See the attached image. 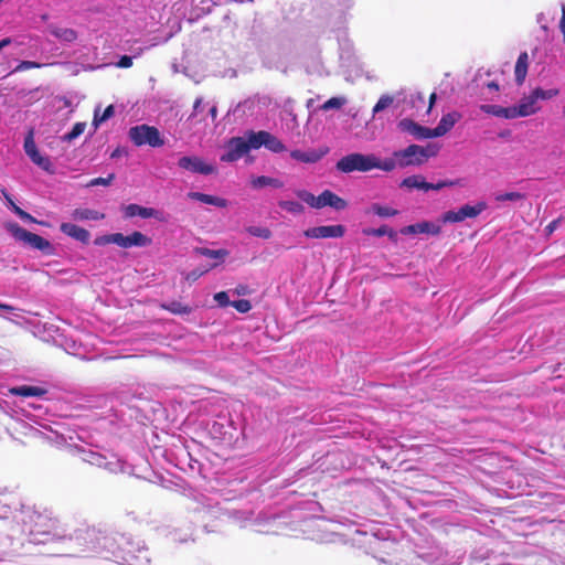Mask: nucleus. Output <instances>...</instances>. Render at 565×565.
<instances>
[{
	"label": "nucleus",
	"instance_id": "obj_48",
	"mask_svg": "<svg viewBox=\"0 0 565 565\" xmlns=\"http://www.w3.org/2000/svg\"><path fill=\"white\" fill-rule=\"evenodd\" d=\"M394 103L393 96L383 94L372 108V116L375 117L377 114L387 109Z\"/></svg>",
	"mask_w": 565,
	"mask_h": 565
},
{
	"label": "nucleus",
	"instance_id": "obj_5",
	"mask_svg": "<svg viewBox=\"0 0 565 565\" xmlns=\"http://www.w3.org/2000/svg\"><path fill=\"white\" fill-rule=\"evenodd\" d=\"M26 418L31 423L21 424V433L25 436L36 438L43 443H47L52 446L61 447L70 445V440H73L72 436H66L63 433L64 424L62 423H46L44 420H38L35 415H26Z\"/></svg>",
	"mask_w": 565,
	"mask_h": 565
},
{
	"label": "nucleus",
	"instance_id": "obj_14",
	"mask_svg": "<svg viewBox=\"0 0 565 565\" xmlns=\"http://www.w3.org/2000/svg\"><path fill=\"white\" fill-rule=\"evenodd\" d=\"M372 153L351 152L335 162V170L340 173L369 172L374 169Z\"/></svg>",
	"mask_w": 565,
	"mask_h": 565
},
{
	"label": "nucleus",
	"instance_id": "obj_44",
	"mask_svg": "<svg viewBox=\"0 0 565 565\" xmlns=\"http://www.w3.org/2000/svg\"><path fill=\"white\" fill-rule=\"evenodd\" d=\"M85 128H86V122L84 121H77L75 122L72 128L65 132L62 137H61V140L63 142H67V143H71L73 140H75L76 138H78L81 135L84 134L85 131Z\"/></svg>",
	"mask_w": 565,
	"mask_h": 565
},
{
	"label": "nucleus",
	"instance_id": "obj_41",
	"mask_svg": "<svg viewBox=\"0 0 565 565\" xmlns=\"http://www.w3.org/2000/svg\"><path fill=\"white\" fill-rule=\"evenodd\" d=\"M99 106L95 108L94 116L92 120V126L94 128V131H96L105 121L109 120L115 115V106L108 105L103 110L102 114H99Z\"/></svg>",
	"mask_w": 565,
	"mask_h": 565
},
{
	"label": "nucleus",
	"instance_id": "obj_24",
	"mask_svg": "<svg viewBox=\"0 0 565 565\" xmlns=\"http://www.w3.org/2000/svg\"><path fill=\"white\" fill-rule=\"evenodd\" d=\"M441 233V226L431 221H420L409 225H405L399 228L402 235H418L426 234L431 236H438Z\"/></svg>",
	"mask_w": 565,
	"mask_h": 565
},
{
	"label": "nucleus",
	"instance_id": "obj_10",
	"mask_svg": "<svg viewBox=\"0 0 565 565\" xmlns=\"http://www.w3.org/2000/svg\"><path fill=\"white\" fill-rule=\"evenodd\" d=\"M439 148L431 143L427 146L411 143L406 148L394 150V157L398 159L399 168L405 169L425 164L430 158L436 157Z\"/></svg>",
	"mask_w": 565,
	"mask_h": 565
},
{
	"label": "nucleus",
	"instance_id": "obj_30",
	"mask_svg": "<svg viewBox=\"0 0 565 565\" xmlns=\"http://www.w3.org/2000/svg\"><path fill=\"white\" fill-rule=\"evenodd\" d=\"M47 32L63 44H72L78 39V33L72 28H60L56 24H49Z\"/></svg>",
	"mask_w": 565,
	"mask_h": 565
},
{
	"label": "nucleus",
	"instance_id": "obj_49",
	"mask_svg": "<svg viewBox=\"0 0 565 565\" xmlns=\"http://www.w3.org/2000/svg\"><path fill=\"white\" fill-rule=\"evenodd\" d=\"M246 232L254 237H258V238H263V239H269L273 235L271 231L265 226L252 225L246 228Z\"/></svg>",
	"mask_w": 565,
	"mask_h": 565
},
{
	"label": "nucleus",
	"instance_id": "obj_46",
	"mask_svg": "<svg viewBox=\"0 0 565 565\" xmlns=\"http://www.w3.org/2000/svg\"><path fill=\"white\" fill-rule=\"evenodd\" d=\"M524 199L525 194L519 191H507L494 195L497 202H519Z\"/></svg>",
	"mask_w": 565,
	"mask_h": 565
},
{
	"label": "nucleus",
	"instance_id": "obj_3",
	"mask_svg": "<svg viewBox=\"0 0 565 565\" xmlns=\"http://www.w3.org/2000/svg\"><path fill=\"white\" fill-rule=\"evenodd\" d=\"M108 530L90 526L76 529L73 533L66 532V539L74 543L82 552H93L103 556L105 551L118 548V544H127L122 536L109 535Z\"/></svg>",
	"mask_w": 565,
	"mask_h": 565
},
{
	"label": "nucleus",
	"instance_id": "obj_34",
	"mask_svg": "<svg viewBox=\"0 0 565 565\" xmlns=\"http://www.w3.org/2000/svg\"><path fill=\"white\" fill-rule=\"evenodd\" d=\"M11 393L22 397H42L47 394V390L40 385L22 384L11 388Z\"/></svg>",
	"mask_w": 565,
	"mask_h": 565
},
{
	"label": "nucleus",
	"instance_id": "obj_19",
	"mask_svg": "<svg viewBox=\"0 0 565 565\" xmlns=\"http://www.w3.org/2000/svg\"><path fill=\"white\" fill-rule=\"evenodd\" d=\"M463 556L465 553L461 550L451 553L448 550L435 547L424 553L422 557L428 565H460Z\"/></svg>",
	"mask_w": 565,
	"mask_h": 565
},
{
	"label": "nucleus",
	"instance_id": "obj_27",
	"mask_svg": "<svg viewBox=\"0 0 565 565\" xmlns=\"http://www.w3.org/2000/svg\"><path fill=\"white\" fill-rule=\"evenodd\" d=\"M329 153L328 147H321L319 149H311L303 151L300 149H294L289 152L291 159L303 162V163H317Z\"/></svg>",
	"mask_w": 565,
	"mask_h": 565
},
{
	"label": "nucleus",
	"instance_id": "obj_39",
	"mask_svg": "<svg viewBox=\"0 0 565 565\" xmlns=\"http://www.w3.org/2000/svg\"><path fill=\"white\" fill-rule=\"evenodd\" d=\"M372 163L375 164L374 169L382 170L384 172H392L394 169L399 168V161L394 157L381 159L376 154L372 153Z\"/></svg>",
	"mask_w": 565,
	"mask_h": 565
},
{
	"label": "nucleus",
	"instance_id": "obj_17",
	"mask_svg": "<svg viewBox=\"0 0 565 565\" xmlns=\"http://www.w3.org/2000/svg\"><path fill=\"white\" fill-rule=\"evenodd\" d=\"M177 164L181 170L205 177L213 175L218 172L216 164L207 162L205 159L196 154L182 156L178 159Z\"/></svg>",
	"mask_w": 565,
	"mask_h": 565
},
{
	"label": "nucleus",
	"instance_id": "obj_4",
	"mask_svg": "<svg viewBox=\"0 0 565 565\" xmlns=\"http://www.w3.org/2000/svg\"><path fill=\"white\" fill-rule=\"evenodd\" d=\"M109 535L122 536L128 543L118 544V548H113L114 553L113 551H105L103 554L104 558L111 559L120 565L150 564L149 550L142 540L135 537L132 534L117 531H110Z\"/></svg>",
	"mask_w": 565,
	"mask_h": 565
},
{
	"label": "nucleus",
	"instance_id": "obj_58",
	"mask_svg": "<svg viewBox=\"0 0 565 565\" xmlns=\"http://www.w3.org/2000/svg\"><path fill=\"white\" fill-rule=\"evenodd\" d=\"M15 310L17 308L12 305L0 301V317L7 318V315L13 313Z\"/></svg>",
	"mask_w": 565,
	"mask_h": 565
},
{
	"label": "nucleus",
	"instance_id": "obj_26",
	"mask_svg": "<svg viewBox=\"0 0 565 565\" xmlns=\"http://www.w3.org/2000/svg\"><path fill=\"white\" fill-rule=\"evenodd\" d=\"M514 119L532 116L540 111L541 107L534 99L533 95L523 96L519 103L512 105Z\"/></svg>",
	"mask_w": 565,
	"mask_h": 565
},
{
	"label": "nucleus",
	"instance_id": "obj_15",
	"mask_svg": "<svg viewBox=\"0 0 565 565\" xmlns=\"http://www.w3.org/2000/svg\"><path fill=\"white\" fill-rule=\"evenodd\" d=\"M23 150L31 162L39 167L41 170L49 174L55 173V167L51 158L47 154L42 153L36 146L33 129H30L24 136Z\"/></svg>",
	"mask_w": 565,
	"mask_h": 565
},
{
	"label": "nucleus",
	"instance_id": "obj_57",
	"mask_svg": "<svg viewBox=\"0 0 565 565\" xmlns=\"http://www.w3.org/2000/svg\"><path fill=\"white\" fill-rule=\"evenodd\" d=\"M249 102L246 99V100H243V102H239L237 103L236 105L232 106L228 111H227V116L230 115H233V116H236V115H244L245 114V107L246 105L248 104Z\"/></svg>",
	"mask_w": 565,
	"mask_h": 565
},
{
	"label": "nucleus",
	"instance_id": "obj_32",
	"mask_svg": "<svg viewBox=\"0 0 565 565\" xmlns=\"http://www.w3.org/2000/svg\"><path fill=\"white\" fill-rule=\"evenodd\" d=\"M427 185L428 181L426 178L422 174H412L408 177H405L401 180L398 186L403 190L407 191H422L424 193H427Z\"/></svg>",
	"mask_w": 565,
	"mask_h": 565
},
{
	"label": "nucleus",
	"instance_id": "obj_61",
	"mask_svg": "<svg viewBox=\"0 0 565 565\" xmlns=\"http://www.w3.org/2000/svg\"><path fill=\"white\" fill-rule=\"evenodd\" d=\"M561 223H562V218H559V217H558V218H555V220H553V221H551V222L546 225V227H545V233H546L547 235L553 234V233L558 228V226H559V224H561Z\"/></svg>",
	"mask_w": 565,
	"mask_h": 565
},
{
	"label": "nucleus",
	"instance_id": "obj_62",
	"mask_svg": "<svg viewBox=\"0 0 565 565\" xmlns=\"http://www.w3.org/2000/svg\"><path fill=\"white\" fill-rule=\"evenodd\" d=\"M207 270H209V269H203V270H201V269H199V268H195V269L191 270V271L188 274V277H186V278H188L189 280H193V281H194V280L199 279L201 276H203Z\"/></svg>",
	"mask_w": 565,
	"mask_h": 565
},
{
	"label": "nucleus",
	"instance_id": "obj_59",
	"mask_svg": "<svg viewBox=\"0 0 565 565\" xmlns=\"http://www.w3.org/2000/svg\"><path fill=\"white\" fill-rule=\"evenodd\" d=\"M202 105H203V98L201 96L196 97L193 103V109H192L191 115L189 116V120H191L198 116V114L201 111Z\"/></svg>",
	"mask_w": 565,
	"mask_h": 565
},
{
	"label": "nucleus",
	"instance_id": "obj_55",
	"mask_svg": "<svg viewBox=\"0 0 565 565\" xmlns=\"http://www.w3.org/2000/svg\"><path fill=\"white\" fill-rule=\"evenodd\" d=\"M232 307L235 308L239 313H247L253 308L252 302L248 299L233 300Z\"/></svg>",
	"mask_w": 565,
	"mask_h": 565
},
{
	"label": "nucleus",
	"instance_id": "obj_40",
	"mask_svg": "<svg viewBox=\"0 0 565 565\" xmlns=\"http://www.w3.org/2000/svg\"><path fill=\"white\" fill-rule=\"evenodd\" d=\"M193 253L200 256H204L211 259H215L218 263H223L228 256L230 252L225 248L211 249L207 247H195Z\"/></svg>",
	"mask_w": 565,
	"mask_h": 565
},
{
	"label": "nucleus",
	"instance_id": "obj_52",
	"mask_svg": "<svg viewBox=\"0 0 565 565\" xmlns=\"http://www.w3.org/2000/svg\"><path fill=\"white\" fill-rule=\"evenodd\" d=\"M213 299L221 308L232 307L233 300L230 299L228 291H217L213 295Z\"/></svg>",
	"mask_w": 565,
	"mask_h": 565
},
{
	"label": "nucleus",
	"instance_id": "obj_2",
	"mask_svg": "<svg viewBox=\"0 0 565 565\" xmlns=\"http://www.w3.org/2000/svg\"><path fill=\"white\" fill-rule=\"evenodd\" d=\"M88 446V448H78L82 459L85 462L103 468L110 473H125L137 479L160 484L166 489H170L173 484L172 480L166 478L161 472L153 470L147 460L140 463H131L109 449L93 445L92 443H89Z\"/></svg>",
	"mask_w": 565,
	"mask_h": 565
},
{
	"label": "nucleus",
	"instance_id": "obj_47",
	"mask_svg": "<svg viewBox=\"0 0 565 565\" xmlns=\"http://www.w3.org/2000/svg\"><path fill=\"white\" fill-rule=\"evenodd\" d=\"M347 103V98L344 96H333L327 99L320 108L324 111L328 110H339L341 109Z\"/></svg>",
	"mask_w": 565,
	"mask_h": 565
},
{
	"label": "nucleus",
	"instance_id": "obj_60",
	"mask_svg": "<svg viewBox=\"0 0 565 565\" xmlns=\"http://www.w3.org/2000/svg\"><path fill=\"white\" fill-rule=\"evenodd\" d=\"M124 156H128V150L126 147L117 146L110 153V159H119Z\"/></svg>",
	"mask_w": 565,
	"mask_h": 565
},
{
	"label": "nucleus",
	"instance_id": "obj_22",
	"mask_svg": "<svg viewBox=\"0 0 565 565\" xmlns=\"http://www.w3.org/2000/svg\"><path fill=\"white\" fill-rule=\"evenodd\" d=\"M114 241V245L126 249L132 247H147L152 243L151 237L139 231H134L127 235L117 232L115 233Z\"/></svg>",
	"mask_w": 565,
	"mask_h": 565
},
{
	"label": "nucleus",
	"instance_id": "obj_35",
	"mask_svg": "<svg viewBox=\"0 0 565 565\" xmlns=\"http://www.w3.org/2000/svg\"><path fill=\"white\" fill-rule=\"evenodd\" d=\"M479 109L487 114L499 118L504 119H514L512 105L508 107H503L494 104H481Z\"/></svg>",
	"mask_w": 565,
	"mask_h": 565
},
{
	"label": "nucleus",
	"instance_id": "obj_31",
	"mask_svg": "<svg viewBox=\"0 0 565 565\" xmlns=\"http://www.w3.org/2000/svg\"><path fill=\"white\" fill-rule=\"evenodd\" d=\"M186 196L190 200L198 201L204 204L213 205L215 207L225 209L228 205V201L224 198L207 194L199 191H190Z\"/></svg>",
	"mask_w": 565,
	"mask_h": 565
},
{
	"label": "nucleus",
	"instance_id": "obj_13",
	"mask_svg": "<svg viewBox=\"0 0 565 565\" xmlns=\"http://www.w3.org/2000/svg\"><path fill=\"white\" fill-rule=\"evenodd\" d=\"M128 138L136 147L160 148L166 145V138L160 130L148 124L131 126L128 130Z\"/></svg>",
	"mask_w": 565,
	"mask_h": 565
},
{
	"label": "nucleus",
	"instance_id": "obj_33",
	"mask_svg": "<svg viewBox=\"0 0 565 565\" xmlns=\"http://www.w3.org/2000/svg\"><path fill=\"white\" fill-rule=\"evenodd\" d=\"M249 183L254 190H263L265 188L281 189L284 186V182L280 179L269 175H253Z\"/></svg>",
	"mask_w": 565,
	"mask_h": 565
},
{
	"label": "nucleus",
	"instance_id": "obj_54",
	"mask_svg": "<svg viewBox=\"0 0 565 565\" xmlns=\"http://www.w3.org/2000/svg\"><path fill=\"white\" fill-rule=\"evenodd\" d=\"M140 53H141V49H139V51L137 53H135L134 55H128V54L119 55L115 65L119 68H128L132 65L134 58L139 56Z\"/></svg>",
	"mask_w": 565,
	"mask_h": 565
},
{
	"label": "nucleus",
	"instance_id": "obj_18",
	"mask_svg": "<svg viewBox=\"0 0 565 565\" xmlns=\"http://www.w3.org/2000/svg\"><path fill=\"white\" fill-rule=\"evenodd\" d=\"M120 210L122 213V217L125 220L138 216L145 220L154 218L156 221L161 223L168 222V214L154 207L142 206L137 203H129L126 205H121Z\"/></svg>",
	"mask_w": 565,
	"mask_h": 565
},
{
	"label": "nucleus",
	"instance_id": "obj_63",
	"mask_svg": "<svg viewBox=\"0 0 565 565\" xmlns=\"http://www.w3.org/2000/svg\"><path fill=\"white\" fill-rule=\"evenodd\" d=\"M441 190H444V180H438L437 182H428L427 192Z\"/></svg>",
	"mask_w": 565,
	"mask_h": 565
},
{
	"label": "nucleus",
	"instance_id": "obj_6",
	"mask_svg": "<svg viewBox=\"0 0 565 565\" xmlns=\"http://www.w3.org/2000/svg\"><path fill=\"white\" fill-rule=\"evenodd\" d=\"M201 426L211 439L226 447H235L243 435L241 424L224 414L212 419L202 420Z\"/></svg>",
	"mask_w": 565,
	"mask_h": 565
},
{
	"label": "nucleus",
	"instance_id": "obj_28",
	"mask_svg": "<svg viewBox=\"0 0 565 565\" xmlns=\"http://www.w3.org/2000/svg\"><path fill=\"white\" fill-rule=\"evenodd\" d=\"M461 113L457 110L449 111L444 114L439 119L438 124L433 128L435 138H440L446 136L455 125L461 119Z\"/></svg>",
	"mask_w": 565,
	"mask_h": 565
},
{
	"label": "nucleus",
	"instance_id": "obj_50",
	"mask_svg": "<svg viewBox=\"0 0 565 565\" xmlns=\"http://www.w3.org/2000/svg\"><path fill=\"white\" fill-rule=\"evenodd\" d=\"M388 230L390 226L387 224H382L379 227H364L362 228V234L372 237H383L386 236Z\"/></svg>",
	"mask_w": 565,
	"mask_h": 565
},
{
	"label": "nucleus",
	"instance_id": "obj_25",
	"mask_svg": "<svg viewBox=\"0 0 565 565\" xmlns=\"http://www.w3.org/2000/svg\"><path fill=\"white\" fill-rule=\"evenodd\" d=\"M0 195L3 199L4 205L8 207V210H10L21 221L30 224H42V222L38 221L32 214L18 206L12 195L6 188L0 189Z\"/></svg>",
	"mask_w": 565,
	"mask_h": 565
},
{
	"label": "nucleus",
	"instance_id": "obj_64",
	"mask_svg": "<svg viewBox=\"0 0 565 565\" xmlns=\"http://www.w3.org/2000/svg\"><path fill=\"white\" fill-rule=\"evenodd\" d=\"M559 31L565 40V3H562V17L559 20Z\"/></svg>",
	"mask_w": 565,
	"mask_h": 565
},
{
	"label": "nucleus",
	"instance_id": "obj_38",
	"mask_svg": "<svg viewBox=\"0 0 565 565\" xmlns=\"http://www.w3.org/2000/svg\"><path fill=\"white\" fill-rule=\"evenodd\" d=\"M72 217L76 221H102L105 214L88 207H77L73 210Z\"/></svg>",
	"mask_w": 565,
	"mask_h": 565
},
{
	"label": "nucleus",
	"instance_id": "obj_51",
	"mask_svg": "<svg viewBox=\"0 0 565 565\" xmlns=\"http://www.w3.org/2000/svg\"><path fill=\"white\" fill-rule=\"evenodd\" d=\"M115 178H116L115 173H109L106 178H104V177H97V178L92 179V180L87 183V186H88V188H94V186H109V185H111V183L114 182Z\"/></svg>",
	"mask_w": 565,
	"mask_h": 565
},
{
	"label": "nucleus",
	"instance_id": "obj_36",
	"mask_svg": "<svg viewBox=\"0 0 565 565\" xmlns=\"http://www.w3.org/2000/svg\"><path fill=\"white\" fill-rule=\"evenodd\" d=\"M529 70V55L523 51L519 54L514 66V79L518 85H522L525 81Z\"/></svg>",
	"mask_w": 565,
	"mask_h": 565
},
{
	"label": "nucleus",
	"instance_id": "obj_53",
	"mask_svg": "<svg viewBox=\"0 0 565 565\" xmlns=\"http://www.w3.org/2000/svg\"><path fill=\"white\" fill-rule=\"evenodd\" d=\"M42 66L43 64L40 62L23 60L19 61V63L15 65L11 73H19L32 68H40Z\"/></svg>",
	"mask_w": 565,
	"mask_h": 565
},
{
	"label": "nucleus",
	"instance_id": "obj_23",
	"mask_svg": "<svg viewBox=\"0 0 565 565\" xmlns=\"http://www.w3.org/2000/svg\"><path fill=\"white\" fill-rule=\"evenodd\" d=\"M397 127L401 131L409 134L417 140L435 139L433 128L420 125L411 118L401 119Z\"/></svg>",
	"mask_w": 565,
	"mask_h": 565
},
{
	"label": "nucleus",
	"instance_id": "obj_8",
	"mask_svg": "<svg viewBox=\"0 0 565 565\" xmlns=\"http://www.w3.org/2000/svg\"><path fill=\"white\" fill-rule=\"evenodd\" d=\"M4 230L17 241L31 249L41 252L44 256H57L56 246L45 237L32 233L14 221H9L3 225Z\"/></svg>",
	"mask_w": 565,
	"mask_h": 565
},
{
	"label": "nucleus",
	"instance_id": "obj_42",
	"mask_svg": "<svg viewBox=\"0 0 565 565\" xmlns=\"http://www.w3.org/2000/svg\"><path fill=\"white\" fill-rule=\"evenodd\" d=\"M162 308L166 311L177 316H185L193 312V308L191 306L182 303L181 301L178 300L166 302L162 305Z\"/></svg>",
	"mask_w": 565,
	"mask_h": 565
},
{
	"label": "nucleus",
	"instance_id": "obj_43",
	"mask_svg": "<svg viewBox=\"0 0 565 565\" xmlns=\"http://www.w3.org/2000/svg\"><path fill=\"white\" fill-rule=\"evenodd\" d=\"M530 93L533 95L536 103H539L540 100H550V99L558 96L559 89L558 88L544 89L541 86H537V87H534L533 89H531Z\"/></svg>",
	"mask_w": 565,
	"mask_h": 565
},
{
	"label": "nucleus",
	"instance_id": "obj_12",
	"mask_svg": "<svg viewBox=\"0 0 565 565\" xmlns=\"http://www.w3.org/2000/svg\"><path fill=\"white\" fill-rule=\"evenodd\" d=\"M252 140V129L246 130L243 136L228 138L223 145L224 151L220 154V161L223 163H234L247 157L252 150H255Z\"/></svg>",
	"mask_w": 565,
	"mask_h": 565
},
{
	"label": "nucleus",
	"instance_id": "obj_16",
	"mask_svg": "<svg viewBox=\"0 0 565 565\" xmlns=\"http://www.w3.org/2000/svg\"><path fill=\"white\" fill-rule=\"evenodd\" d=\"M487 209L484 201H479L476 204H463L458 210H448L444 212L438 222L447 223H461L467 218H476Z\"/></svg>",
	"mask_w": 565,
	"mask_h": 565
},
{
	"label": "nucleus",
	"instance_id": "obj_9",
	"mask_svg": "<svg viewBox=\"0 0 565 565\" xmlns=\"http://www.w3.org/2000/svg\"><path fill=\"white\" fill-rule=\"evenodd\" d=\"M162 456L167 462L192 478L202 475L203 465L192 456L189 447L182 441L163 449Z\"/></svg>",
	"mask_w": 565,
	"mask_h": 565
},
{
	"label": "nucleus",
	"instance_id": "obj_56",
	"mask_svg": "<svg viewBox=\"0 0 565 565\" xmlns=\"http://www.w3.org/2000/svg\"><path fill=\"white\" fill-rule=\"evenodd\" d=\"M114 236H115V233H109V234H104V235L97 236L94 239V245H96V246H105V245H108V244H114L115 243Z\"/></svg>",
	"mask_w": 565,
	"mask_h": 565
},
{
	"label": "nucleus",
	"instance_id": "obj_1",
	"mask_svg": "<svg viewBox=\"0 0 565 565\" xmlns=\"http://www.w3.org/2000/svg\"><path fill=\"white\" fill-rule=\"evenodd\" d=\"M13 522L7 533L2 532L3 541H8V545L13 548L24 546L25 542L38 545L66 539V529L47 509L40 511L34 507L22 505L14 514Z\"/></svg>",
	"mask_w": 565,
	"mask_h": 565
},
{
	"label": "nucleus",
	"instance_id": "obj_7",
	"mask_svg": "<svg viewBox=\"0 0 565 565\" xmlns=\"http://www.w3.org/2000/svg\"><path fill=\"white\" fill-rule=\"evenodd\" d=\"M301 531L307 537L322 544L341 543L345 544V534L335 530L337 523L341 521L326 520L324 518L305 516L301 518Z\"/></svg>",
	"mask_w": 565,
	"mask_h": 565
},
{
	"label": "nucleus",
	"instance_id": "obj_45",
	"mask_svg": "<svg viewBox=\"0 0 565 565\" xmlns=\"http://www.w3.org/2000/svg\"><path fill=\"white\" fill-rule=\"evenodd\" d=\"M278 206L292 215H299L305 212V206L295 200H280L278 201Z\"/></svg>",
	"mask_w": 565,
	"mask_h": 565
},
{
	"label": "nucleus",
	"instance_id": "obj_29",
	"mask_svg": "<svg viewBox=\"0 0 565 565\" xmlns=\"http://www.w3.org/2000/svg\"><path fill=\"white\" fill-rule=\"evenodd\" d=\"M60 231L64 235L73 238L84 245H87L89 243V239H90L89 231L77 225V224H74L71 222H63L60 224Z\"/></svg>",
	"mask_w": 565,
	"mask_h": 565
},
{
	"label": "nucleus",
	"instance_id": "obj_11",
	"mask_svg": "<svg viewBox=\"0 0 565 565\" xmlns=\"http://www.w3.org/2000/svg\"><path fill=\"white\" fill-rule=\"evenodd\" d=\"M295 194L301 202H305L311 209L321 210L330 207L340 212L348 207V201L329 189L323 190L318 195H315L305 189L296 190Z\"/></svg>",
	"mask_w": 565,
	"mask_h": 565
},
{
	"label": "nucleus",
	"instance_id": "obj_37",
	"mask_svg": "<svg viewBox=\"0 0 565 565\" xmlns=\"http://www.w3.org/2000/svg\"><path fill=\"white\" fill-rule=\"evenodd\" d=\"M365 213L373 214L375 216H379L380 218H391L397 216L399 214V211L395 207L375 202L367 207Z\"/></svg>",
	"mask_w": 565,
	"mask_h": 565
},
{
	"label": "nucleus",
	"instance_id": "obj_21",
	"mask_svg": "<svg viewBox=\"0 0 565 565\" xmlns=\"http://www.w3.org/2000/svg\"><path fill=\"white\" fill-rule=\"evenodd\" d=\"M347 233V227L342 224L318 225L306 228L302 234L306 238H342Z\"/></svg>",
	"mask_w": 565,
	"mask_h": 565
},
{
	"label": "nucleus",
	"instance_id": "obj_20",
	"mask_svg": "<svg viewBox=\"0 0 565 565\" xmlns=\"http://www.w3.org/2000/svg\"><path fill=\"white\" fill-rule=\"evenodd\" d=\"M253 140L252 145L255 147V150L260 148H265L273 153H282L287 150L285 143L277 138L275 135L267 130H253Z\"/></svg>",
	"mask_w": 565,
	"mask_h": 565
}]
</instances>
